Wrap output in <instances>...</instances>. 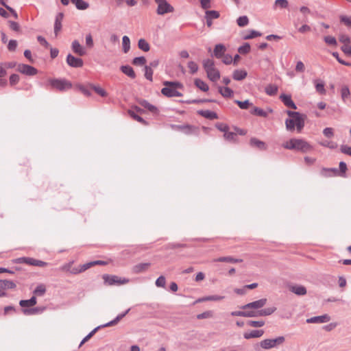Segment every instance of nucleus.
<instances>
[{"label": "nucleus", "mask_w": 351, "mask_h": 351, "mask_svg": "<svg viewBox=\"0 0 351 351\" xmlns=\"http://www.w3.org/2000/svg\"><path fill=\"white\" fill-rule=\"evenodd\" d=\"M285 341V339L282 336L278 337L275 339H271L272 345L274 348L282 345Z\"/></svg>", "instance_id": "46"}, {"label": "nucleus", "mask_w": 351, "mask_h": 351, "mask_svg": "<svg viewBox=\"0 0 351 351\" xmlns=\"http://www.w3.org/2000/svg\"><path fill=\"white\" fill-rule=\"evenodd\" d=\"M16 284L10 280H0V298L6 295V291L9 289H14Z\"/></svg>", "instance_id": "8"}, {"label": "nucleus", "mask_w": 351, "mask_h": 351, "mask_svg": "<svg viewBox=\"0 0 351 351\" xmlns=\"http://www.w3.org/2000/svg\"><path fill=\"white\" fill-rule=\"evenodd\" d=\"M250 143L251 146L257 147L260 150H265L267 149L266 144L263 141H261L256 138H252L250 139Z\"/></svg>", "instance_id": "23"}, {"label": "nucleus", "mask_w": 351, "mask_h": 351, "mask_svg": "<svg viewBox=\"0 0 351 351\" xmlns=\"http://www.w3.org/2000/svg\"><path fill=\"white\" fill-rule=\"evenodd\" d=\"M260 346L265 350L274 348L271 339H266L260 342Z\"/></svg>", "instance_id": "34"}, {"label": "nucleus", "mask_w": 351, "mask_h": 351, "mask_svg": "<svg viewBox=\"0 0 351 351\" xmlns=\"http://www.w3.org/2000/svg\"><path fill=\"white\" fill-rule=\"evenodd\" d=\"M340 21L343 23L346 26L351 28V16L346 15L340 16Z\"/></svg>", "instance_id": "44"}, {"label": "nucleus", "mask_w": 351, "mask_h": 351, "mask_svg": "<svg viewBox=\"0 0 351 351\" xmlns=\"http://www.w3.org/2000/svg\"><path fill=\"white\" fill-rule=\"evenodd\" d=\"M197 112L199 115L210 120L217 119L218 118L217 113L208 110H199Z\"/></svg>", "instance_id": "20"}, {"label": "nucleus", "mask_w": 351, "mask_h": 351, "mask_svg": "<svg viewBox=\"0 0 351 351\" xmlns=\"http://www.w3.org/2000/svg\"><path fill=\"white\" fill-rule=\"evenodd\" d=\"M71 49L74 53L84 56L86 54V50L77 40H75L72 42Z\"/></svg>", "instance_id": "11"}, {"label": "nucleus", "mask_w": 351, "mask_h": 351, "mask_svg": "<svg viewBox=\"0 0 351 351\" xmlns=\"http://www.w3.org/2000/svg\"><path fill=\"white\" fill-rule=\"evenodd\" d=\"M157 4L156 12L158 15H164L174 11V8L171 5L167 0H154Z\"/></svg>", "instance_id": "6"}, {"label": "nucleus", "mask_w": 351, "mask_h": 351, "mask_svg": "<svg viewBox=\"0 0 351 351\" xmlns=\"http://www.w3.org/2000/svg\"><path fill=\"white\" fill-rule=\"evenodd\" d=\"M289 290L298 295H304L306 294V289L302 285H292Z\"/></svg>", "instance_id": "17"}, {"label": "nucleus", "mask_w": 351, "mask_h": 351, "mask_svg": "<svg viewBox=\"0 0 351 351\" xmlns=\"http://www.w3.org/2000/svg\"><path fill=\"white\" fill-rule=\"evenodd\" d=\"M46 291V288L44 285H39L34 291V293L37 295H43Z\"/></svg>", "instance_id": "49"}, {"label": "nucleus", "mask_w": 351, "mask_h": 351, "mask_svg": "<svg viewBox=\"0 0 351 351\" xmlns=\"http://www.w3.org/2000/svg\"><path fill=\"white\" fill-rule=\"evenodd\" d=\"M86 45L90 49L94 46L93 39L90 34H86Z\"/></svg>", "instance_id": "59"}, {"label": "nucleus", "mask_w": 351, "mask_h": 351, "mask_svg": "<svg viewBox=\"0 0 351 351\" xmlns=\"http://www.w3.org/2000/svg\"><path fill=\"white\" fill-rule=\"evenodd\" d=\"M257 317L256 311L254 309L244 310V317Z\"/></svg>", "instance_id": "55"}, {"label": "nucleus", "mask_w": 351, "mask_h": 351, "mask_svg": "<svg viewBox=\"0 0 351 351\" xmlns=\"http://www.w3.org/2000/svg\"><path fill=\"white\" fill-rule=\"evenodd\" d=\"M203 66L206 71L215 67L213 60L210 59H206L203 61Z\"/></svg>", "instance_id": "43"}, {"label": "nucleus", "mask_w": 351, "mask_h": 351, "mask_svg": "<svg viewBox=\"0 0 351 351\" xmlns=\"http://www.w3.org/2000/svg\"><path fill=\"white\" fill-rule=\"evenodd\" d=\"M28 265L38 267H45L47 265V263L42 261L29 258V259H28Z\"/></svg>", "instance_id": "36"}, {"label": "nucleus", "mask_w": 351, "mask_h": 351, "mask_svg": "<svg viewBox=\"0 0 351 351\" xmlns=\"http://www.w3.org/2000/svg\"><path fill=\"white\" fill-rule=\"evenodd\" d=\"M139 104H141V106H143L145 108L147 109L149 112H153V113H156L157 112L156 107L154 106V105L149 104L146 100H141L139 101Z\"/></svg>", "instance_id": "29"}, {"label": "nucleus", "mask_w": 351, "mask_h": 351, "mask_svg": "<svg viewBox=\"0 0 351 351\" xmlns=\"http://www.w3.org/2000/svg\"><path fill=\"white\" fill-rule=\"evenodd\" d=\"M130 311V308L126 310L124 313L118 315L113 320L104 324L101 326H99L94 328L90 332H89L81 341L80 344V347L82 346L84 343L88 341L95 334V332L100 328L104 327H108L116 325L122 318H123Z\"/></svg>", "instance_id": "3"}, {"label": "nucleus", "mask_w": 351, "mask_h": 351, "mask_svg": "<svg viewBox=\"0 0 351 351\" xmlns=\"http://www.w3.org/2000/svg\"><path fill=\"white\" fill-rule=\"evenodd\" d=\"M350 95V89L348 86L344 85L341 88V96L343 101H346Z\"/></svg>", "instance_id": "37"}, {"label": "nucleus", "mask_w": 351, "mask_h": 351, "mask_svg": "<svg viewBox=\"0 0 351 351\" xmlns=\"http://www.w3.org/2000/svg\"><path fill=\"white\" fill-rule=\"evenodd\" d=\"M339 40L341 43H342L343 45L346 44H350V38L349 36L346 34H341L339 36Z\"/></svg>", "instance_id": "62"}, {"label": "nucleus", "mask_w": 351, "mask_h": 351, "mask_svg": "<svg viewBox=\"0 0 351 351\" xmlns=\"http://www.w3.org/2000/svg\"><path fill=\"white\" fill-rule=\"evenodd\" d=\"M36 298L32 297L29 300H22L19 302V304L22 307H32L36 304Z\"/></svg>", "instance_id": "26"}, {"label": "nucleus", "mask_w": 351, "mask_h": 351, "mask_svg": "<svg viewBox=\"0 0 351 351\" xmlns=\"http://www.w3.org/2000/svg\"><path fill=\"white\" fill-rule=\"evenodd\" d=\"M132 63L134 65L142 66L146 63V59L143 56L136 57L133 59Z\"/></svg>", "instance_id": "50"}, {"label": "nucleus", "mask_w": 351, "mask_h": 351, "mask_svg": "<svg viewBox=\"0 0 351 351\" xmlns=\"http://www.w3.org/2000/svg\"><path fill=\"white\" fill-rule=\"evenodd\" d=\"M324 39V41L330 45H337L336 38L333 36H325Z\"/></svg>", "instance_id": "61"}, {"label": "nucleus", "mask_w": 351, "mask_h": 351, "mask_svg": "<svg viewBox=\"0 0 351 351\" xmlns=\"http://www.w3.org/2000/svg\"><path fill=\"white\" fill-rule=\"evenodd\" d=\"M264 324H265V322L264 321H252V320H250V321L247 322V325L248 326H252V327H254V328L262 327V326H264Z\"/></svg>", "instance_id": "53"}, {"label": "nucleus", "mask_w": 351, "mask_h": 351, "mask_svg": "<svg viewBox=\"0 0 351 351\" xmlns=\"http://www.w3.org/2000/svg\"><path fill=\"white\" fill-rule=\"evenodd\" d=\"M287 114L290 117L285 121L286 128L288 130H294L296 127L298 132H300L304 126V117L303 115L300 114L298 112L290 111L287 112Z\"/></svg>", "instance_id": "1"}, {"label": "nucleus", "mask_w": 351, "mask_h": 351, "mask_svg": "<svg viewBox=\"0 0 351 351\" xmlns=\"http://www.w3.org/2000/svg\"><path fill=\"white\" fill-rule=\"evenodd\" d=\"M330 320V317L324 314L319 316H315L306 319L308 324H323L328 322Z\"/></svg>", "instance_id": "13"}, {"label": "nucleus", "mask_w": 351, "mask_h": 351, "mask_svg": "<svg viewBox=\"0 0 351 351\" xmlns=\"http://www.w3.org/2000/svg\"><path fill=\"white\" fill-rule=\"evenodd\" d=\"M151 264L149 263H139L132 267V272L134 274H141L147 271L150 267Z\"/></svg>", "instance_id": "15"}, {"label": "nucleus", "mask_w": 351, "mask_h": 351, "mask_svg": "<svg viewBox=\"0 0 351 351\" xmlns=\"http://www.w3.org/2000/svg\"><path fill=\"white\" fill-rule=\"evenodd\" d=\"M223 136L226 140L230 141V142H236L237 141V133L230 132L229 130L223 134Z\"/></svg>", "instance_id": "33"}, {"label": "nucleus", "mask_w": 351, "mask_h": 351, "mask_svg": "<svg viewBox=\"0 0 351 351\" xmlns=\"http://www.w3.org/2000/svg\"><path fill=\"white\" fill-rule=\"evenodd\" d=\"M252 113L263 117H266L267 116V113L265 111L258 107H254Z\"/></svg>", "instance_id": "51"}, {"label": "nucleus", "mask_w": 351, "mask_h": 351, "mask_svg": "<svg viewBox=\"0 0 351 351\" xmlns=\"http://www.w3.org/2000/svg\"><path fill=\"white\" fill-rule=\"evenodd\" d=\"M250 51V45L249 43H245L243 45L241 46L238 49V51L241 54H246Z\"/></svg>", "instance_id": "48"}, {"label": "nucleus", "mask_w": 351, "mask_h": 351, "mask_svg": "<svg viewBox=\"0 0 351 351\" xmlns=\"http://www.w3.org/2000/svg\"><path fill=\"white\" fill-rule=\"evenodd\" d=\"M260 36H261V33H260L259 32H257L256 30H250L249 31V34H245L243 36V38L244 40H249Z\"/></svg>", "instance_id": "41"}, {"label": "nucleus", "mask_w": 351, "mask_h": 351, "mask_svg": "<svg viewBox=\"0 0 351 351\" xmlns=\"http://www.w3.org/2000/svg\"><path fill=\"white\" fill-rule=\"evenodd\" d=\"M206 72L208 77L212 82H217L220 78L219 71L215 67H214V68H213V69H210V70H208V71H207Z\"/></svg>", "instance_id": "16"}, {"label": "nucleus", "mask_w": 351, "mask_h": 351, "mask_svg": "<svg viewBox=\"0 0 351 351\" xmlns=\"http://www.w3.org/2000/svg\"><path fill=\"white\" fill-rule=\"evenodd\" d=\"M213 316V312L211 311H207L202 313L198 314L197 315V318L198 319H207V318H211Z\"/></svg>", "instance_id": "47"}, {"label": "nucleus", "mask_w": 351, "mask_h": 351, "mask_svg": "<svg viewBox=\"0 0 351 351\" xmlns=\"http://www.w3.org/2000/svg\"><path fill=\"white\" fill-rule=\"evenodd\" d=\"M278 92V86L274 84H269L265 87V93L270 96L275 95Z\"/></svg>", "instance_id": "32"}, {"label": "nucleus", "mask_w": 351, "mask_h": 351, "mask_svg": "<svg viewBox=\"0 0 351 351\" xmlns=\"http://www.w3.org/2000/svg\"><path fill=\"white\" fill-rule=\"evenodd\" d=\"M341 49L346 56L351 57V45L350 44L343 45Z\"/></svg>", "instance_id": "57"}, {"label": "nucleus", "mask_w": 351, "mask_h": 351, "mask_svg": "<svg viewBox=\"0 0 351 351\" xmlns=\"http://www.w3.org/2000/svg\"><path fill=\"white\" fill-rule=\"evenodd\" d=\"M92 88L101 97H105L107 95L106 90L101 88V87L93 86Z\"/></svg>", "instance_id": "63"}, {"label": "nucleus", "mask_w": 351, "mask_h": 351, "mask_svg": "<svg viewBox=\"0 0 351 351\" xmlns=\"http://www.w3.org/2000/svg\"><path fill=\"white\" fill-rule=\"evenodd\" d=\"M280 99L287 107L292 108L293 110H295L297 108V106L293 101L291 95L282 94L280 96Z\"/></svg>", "instance_id": "14"}, {"label": "nucleus", "mask_w": 351, "mask_h": 351, "mask_svg": "<svg viewBox=\"0 0 351 351\" xmlns=\"http://www.w3.org/2000/svg\"><path fill=\"white\" fill-rule=\"evenodd\" d=\"M103 279L106 283L109 285H124L129 282V279L121 278L117 276L104 275Z\"/></svg>", "instance_id": "7"}, {"label": "nucleus", "mask_w": 351, "mask_h": 351, "mask_svg": "<svg viewBox=\"0 0 351 351\" xmlns=\"http://www.w3.org/2000/svg\"><path fill=\"white\" fill-rule=\"evenodd\" d=\"M62 18H63L62 13H59L56 17V21H55V24H54V33H55L56 36L58 35V32L60 31V29L62 28Z\"/></svg>", "instance_id": "24"}, {"label": "nucleus", "mask_w": 351, "mask_h": 351, "mask_svg": "<svg viewBox=\"0 0 351 351\" xmlns=\"http://www.w3.org/2000/svg\"><path fill=\"white\" fill-rule=\"evenodd\" d=\"M166 284V279L163 276H160L156 280V285L158 287H165Z\"/></svg>", "instance_id": "58"}, {"label": "nucleus", "mask_w": 351, "mask_h": 351, "mask_svg": "<svg viewBox=\"0 0 351 351\" xmlns=\"http://www.w3.org/2000/svg\"><path fill=\"white\" fill-rule=\"evenodd\" d=\"M219 91L224 97H230L233 94V91L228 87H219Z\"/></svg>", "instance_id": "35"}, {"label": "nucleus", "mask_w": 351, "mask_h": 351, "mask_svg": "<svg viewBox=\"0 0 351 351\" xmlns=\"http://www.w3.org/2000/svg\"><path fill=\"white\" fill-rule=\"evenodd\" d=\"M128 113L134 120L144 124L146 123L145 121L142 117L136 114L135 112L132 110H129Z\"/></svg>", "instance_id": "54"}, {"label": "nucleus", "mask_w": 351, "mask_h": 351, "mask_svg": "<svg viewBox=\"0 0 351 351\" xmlns=\"http://www.w3.org/2000/svg\"><path fill=\"white\" fill-rule=\"evenodd\" d=\"M18 71L23 74H25L27 75H34L37 73V69L34 67L25 64H20L18 65L17 68Z\"/></svg>", "instance_id": "10"}, {"label": "nucleus", "mask_w": 351, "mask_h": 351, "mask_svg": "<svg viewBox=\"0 0 351 351\" xmlns=\"http://www.w3.org/2000/svg\"><path fill=\"white\" fill-rule=\"evenodd\" d=\"M205 18H208L209 19H216L219 17V13L215 10H207L205 12Z\"/></svg>", "instance_id": "40"}, {"label": "nucleus", "mask_w": 351, "mask_h": 351, "mask_svg": "<svg viewBox=\"0 0 351 351\" xmlns=\"http://www.w3.org/2000/svg\"><path fill=\"white\" fill-rule=\"evenodd\" d=\"M237 23L239 27H245L249 23V19L247 16H239L237 20Z\"/></svg>", "instance_id": "42"}, {"label": "nucleus", "mask_w": 351, "mask_h": 351, "mask_svg": "<svg viewBox=\"0 0 351 351\" xmlns=\"http://www.w3.org/2000/svg\"><path fill=\"white\" fill-rule=\"evenodd\" d=\"M18 43L16 40H10L8 45V49L10 51H14L17 47Z\"/></svg>", "instance_id": "60"}, {"label": "nucleus", "mask_w": 351, "mask_h": 351, "mask_svg": "<svg viewBox=\"0 0 351 351\" xmlns=\"http://www.w3.org/2000/svg\"><path fill=\"white\" fill-rule=\"evenodd\" d=\"M164 85L166 86V87L162 88L161 93L165 96L168 97H181L182 95L181 93L176 90L177 88H181L182 86L180 83L176 82L165 81L164 82Z\"/></svg>", "instance_id": "4"}, {"label": "nucleus", "mask_w": 351, "mask_h": 351, "mask_svg": "<svg viewBox=\"0 0 351 351\" xmlns=\"http://www.w3.org/2000/svg\"><path fill=\"white\" fill-rule=\"evenodd\" d=\"M188 67L192 74L195 73L198 70V65L193 61H190L188 63Z\"/></svg>", "instance_id": "56"}, {"label": "nucleus", "mask_w": 351, "mask_h": 351, "mask_svg": "<svg viewBox=\"0 0 351 351\" xmlns=\"http://www.w3.org/2000/svg\"><path fill=\"white\" fill-rule=\"evenodd\" d=\"M315 89L316 91L322 95H324L326 93V90L324 88V83L322 82H319V80L315 81Z\"/></svg>", "instance_id": "38"}, {"label": "nucleus", "mask_w": 351, "mask_h": 351, "mask_svg": "<svg viewBox=\"0 0 351 351\" xmlns=\"http://www.w3.org/2000/svg\"><path fill=\"white\" fill-rule=\"evenodd\" d=\"M289 6V2L287 0H276L274 4L273 5V9L276 10L278 8L280 9H286Z\"/></svg>", "instance_id": "27"}, {"label": "nucleus", "mask_w": 351, "mask_h": 351, "mask_svg": "<svg viewBox=\"0 0 351 351\" xmlns=\"http://www.w3.org/2000/svg\"><path fill=\"white\" fill-rule=\"evenodd\" d=\"M215 262H225V263H241L243 261L242 259L239 258H234L232 256H221L218 258H215L213 260Z\"/></svg>", "instance_id": "21"}, {"label": "nucleus", "mask_w": 351, "mask_h": 351, "mask_svg": "<svg viewBox=\"0 0 351 351\" xmlns=\"http://www.w3.org/2000/svg\"><path fill=\"white\" fill-rule=\"evenodd\" d=\"M283 147L288 149H295L302 152H307L312 149L311 145L303 139L291 138L286 142Z\"/></svg>", "instance_id": "2"}, {"label": "nucleus", "mask_w": 351, "mask_h": 351, "mask_svg": "<svg viewBox=\"0 0 351 351\" xmlns=\"http://www.w3.org/2000/svg\"><path fill=\"white\" fill-rule=\"evenodd\" d=\"M66 63L71 67L80 68L83 66V60L80 58H76L71 54H69L66 57Z\"/></svg>", "instance_id": "12"}, {"label": "nucleus", "mask_w": 351, "mask_h": 351, "mask_svg": "<svg viewBox=\"0 0 351 351\" xmlns=\"http://www.w3.org/2000/svg\"><path fill=\"white\" fill-rule=\"evenodd\" d=\"M235 103L239 106L241 109H247L250 106H252L249 100H245L243 101L236 100Z\"/></svg>", "instance_id": "45"}, {"label": "nucleus", "mask_w": 351, "mask_h": 351, "mask_svg": "<svg viewBox=\"0 0 351 351\" xmlns=\"http://www.w3.org/2000/svg\"><path fill=\"white\" fill-rule=\"evenodd\" d=\"M267 303L266 298H262L258 300L247 303L243 306H241L240 308L243 310L247 309H259L263 307Z\"/></svg>", "instance_id": "9"}, {"label": "nucleus", "mask_w": 351, "mask_h": 351, "mask_svg": "<svg viewBox=\"0 0 351 351\" xmlns=\"http://www.w3.org/2000/svg\"><path fill=\"white\" fill-rule=\"evenodd\" d=\"M152 75H153L152 69H151L150 66H145V78L152 82Z\"/></svg>", "instance_id": "52"}, {"label": "nucleus", "mask_w": 351, "mask_h": 351, "mask_svg": "<svg viewBox=\"0 0 351 351\" xmlns=\"http://www.w3.org/2000/svg\"><path fill=\"white\" fill-rule=\"evenodd\" d=\"M195 85L204 92H206L209 89L208 84L200 79L195 80Z\"/></svg>", "instance_id": "30"}, {"label": "nucleus", "mask_w": 351, "mask_h": 351, "mask_svg": "<svg viewBox=\"0 0 351 351\" xmlns=\"http://www.w3.org/2000/svg\"><path fill=\"white\" fill-rule=\"evenodd\" d=\"M264 331L263 330H254L250 332H245L243 337L246 339L252 338H258L263 335Z\"/></svg>", "instance_id": "18"}, {"label": "nucleus", "mask_w": 351, "mask_h": 351, "mask_svg": "<svg viewBox=\"0 0 351 351\" xmlns=\"http://www.w3.org/2000/svg\"><path fill=\"white\" fill-rule=\"evenodd\" d=\"M71 1L78 10H86L89 6V4L84 0H71Z\"/></svg>", "instance_id": "28"}, {"label": "nucleus", "mask_w": 351, "mask_h": 351, "mask_svg": "<svg viewBox=\"0 0 351 351\" xmlns=\"http://www.w3.org/2000/svg\"><path fill=\"white\" fill-rule=\"evenodd\" d=\"M222 62L226 64H231L232 61V57L229 54H223V56L221 58Z\"/></svg>", "instance_id": "64"}, {"label": "nucleus", "mask_w": 351, "mask_h": 351, "mask_svg": "<svg viewBox=\"0 0 351 351\" xmlns=\"http://www.w3.org/2000/svg\"><path fill=\"white\" fill-rule=\"evenodd\" d=\"M226 50V49L223 45L217 44L215 47L213 55L217 58H221L223 54L225 53Z\"/></svg>", "instance_id": "19"}, {"label": "nucleus", "mask_w": 351, "mask_h": 351, "mask_svg": "<svg viewBox=\"0 0 351 351\" xmlns=\"http://www.w3.org/2000/svg\"><path fill=\"white\" fill-rule=\"evenodd\" d=\"M123 51L125 53H128L130 49V40L128 36H124L122 38Z\"/></svg>", "instance_id": "31"}, {"label": "nucleus", "mask_w": 351, "mask_h": 351, "mask_svg": "<svg viewBox=\"0 0 351 351\" xmlns=\"http://www.w3.org/2000/svg\"><path fill=\"white\" fill-rule=\"evenodd\" d=\"M138 47L143 51H148L150 49L149 43L145 39H140L138 43Z\"/></svg>", "instance_id": "39"}, {"label": "nucleus", "mask_w": 351, "mask_h": 351, "mask_svg": "<svg viewBox=\"0 0 351 351\" xmlns=\"http://www.w3.org/2000/svg\"><path fill=\"white\" fill-rule=\"evenodd\" d=\"M121 71L128 77L134 79L136 77L135 72L134 71L132 67L129 65L121 66L120 68Z\"/></svg>", "instance_id": "25"}, {"label": "nucleus", "mask_w": 351, "mask_h": 351, "mask_svg": "<svg viewBox=\"0 0 351 351\" xmlns=\"http://www.w3.org/2000/svg\"><path fill=\"white\" fill-rule=\"evenodd\" d=\"M247 75V73L243 69H237L233 72L232 77L234 80L240 81L244 80Z\"/></svg>", "instance_id": "22"}, {"label": "nucleus", "mask_w": 351, "mask_h": 351, "mask_svg": "<svg viewBox=\"0 0 351 351\" xmlns=\"http://www.w3.org/2000/svg\"><path fill=\"white\" fill-rule=\"evenodd\" d=\"M49 83L52 88L59 91H65L72 87V84L65 79H50Z\"/></svg>", "instance_id": "5"}]
</instances>
